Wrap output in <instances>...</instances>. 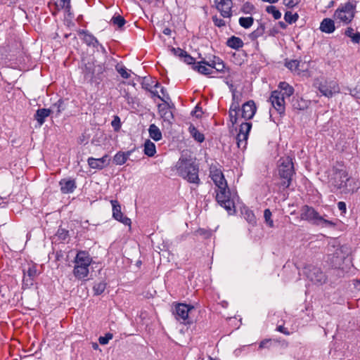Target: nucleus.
<instances>
[{"instance_id":"f257e3e1","label":"nucleus","mask_w":360,"mask_h":360,"mask_svg":"<svg viewBox=\"0 0 360 360\" xmlns=\"http://www.w3.org/2000/svg\"><path fill=\"white\" fill-rule=\"evenodd\" d=\"M328 184L331 191H340L341 193H355L360 188L359 182L348 176L346 166L342 162H336L327 172Z\"/></svg>"},{"instance_id":"f03ea898","label":"nucleus","mask_w":360,"mask_h":360,"mask_svg":"<svg viewBox=\"0 0 360 360\" xmlns=\"http://www.w3.org/2000/svg\"><path fill=\"white\" fill-rule=\"evenodd\" d=\"M176 169L179 176L187 180L189 183L198 185L200 179L198 176L199 168L193 158L182 154L176 164Z\"/></svg>"},{"instance_id":"7ed1b4c3","label":"nucleus","mask_w":360,"mask_h":360,"mask_svg":"<svg viewBox=\"0 0 360 360\" xmlns=\"http://www.w3.org/2000/svg\"><path fill=\"white\" fill-rule=\"evenodd\" d=\"M92 258L89 252L83 250L78 251L74 259V276L78 280H86L89 274V266Z\"/></svg>"},{"instance_id":"20e7f679","label":"nucleus","mask_w":360,"mask_h":360,"mask_svg":"<svg viewBox=\"0 0 360 360\" xmlns=\"http://www.w3.org/2000/svg\"><path fill=\"white\" fill-rule=\"evenodd\" d=\"M278 172L280 179L283 180L281 185L284 188L289 187L291 184L292 177L295 174L292 158L288 156L281 158L278 160Z\"/></svg>"},{"instance_id":"39448f33","label":"nucleus","mask_w":360,"mask_h":360,"mask_svg":"<svg viewBox=\"0 0 360 360\" xmlns=\"http://www.w3.org/2000/svg\"><path fill=\"white\" fill-rule=\"evenodd\" d=\"M300 216L302 219L311 221L316 224L323 223L325 226H335V223L323 219L313 207L307 205H305L302 208Z\"/></svg>"},{"instance_id":"423d86ee","label":"nucleus","mask_w":360,"mask_h":360,"mask_svg":"<svg viewBox=\"0 0 360 360\" xmlns=\"http://www.w3.org/2000/svg\"><path fill=\"white\" fill-rule=\"evenodd\" d=\"M354 13L355 6L350 2H347L339 6L334 13V18L345 24H348L354 18Z\"/></svg>"},{"instance_id":"0eeeda50","label":"nucleus","mask_w":360,"mask_h":360,"mask_svg":"<svg viewBox=\"0 0 360 360\" xmlns=\"http://www.w3.org/2000/svg\"><path fill=\"white\" fill-rule=\"evenodd\" d=\"M216 199L219 204L224 207L229 212H231L234 209V202L231 199L230 192L225 187L224 189H218L217 191Z\"/></svg>"},{"instance_id":"6e6552de","label":"nucleus","mask_w":360,"mask_h":360,"mask_svg":"<svg viewBox=\"0 0 360 360\" xmlns=\"http://www.w3.org/2000/svg\"><path fill=\"white\" fill-rule=\"evenodd\" d=\"M105 70L104 65L96 60L89 61L85 63L84 73L90 77H99Z\"/></svg>"},{"instance_id":"1a4fd4ad","label":"nucleus","mask_w":360,"mask_h":360,"mask_svg":"<svg viewBox=\"0 0 360 360\" xmlns=\"http://www.w3.org/2000/svg\"><path fill=\"white\" fill-rule=\"evenodd\" d=\"M305 274L310 281L316 284H322L326 280L325 274L318 267L309 266L306 268Z\"/></svg>"},{"instance_id":"9d476101","label":"nucleus","mask_w":360,"mask_h":360,"mask_svg":"<svg viewBox=\"0 0 360 360\" xmlns=\"http://www.w3.org/2000/svg\"><path fill=\"white\" fill-rule=\"evenodd\" d=\"M269 101L275 108V110L279 113L282 114L285 111V98L281 91L278 90L274 91L269 98Z\"/></svg>"},{"instance_id":"9b49d317","label":"nucleus","mask_w":360,"mask_h":360,"mask_svg":"<svg viewBox=\"0 0 360 360\" xmlns=\"http://www.w3.org/2000/svg\"><path fill=\"white\" fill-rule=\"evenodd\" d=\"M192 309H193V307L191 305L182 303L176 304L174 311L176 319L185 323L188 318V314Z\"/></svg>"},{"instance_id":"f8f14e48","label":"nucleus","mask_w":360,"mask_h":360,"mask_svg":"<svg viewBox=\"0 0 360 360\" xmlns=\"http://www.w3.org/2000/svg\"><path fill=\"white\" fill-rule=\"evenodd\" d=\"M319 90L323 96L329 98L332 97L335 93L338 92V86L334 81H326L319 84Z\"/></svg>"},{"instance_id":"ddd939ff","label":"nucleus","mask_w":360,"mask_h":360,"mask_svg":"<svg viewBox=\"0 0 360 360\" xmlns=\"http://www.w3.org/2000/svg\"><path fill=\"white\" fill-rule=\"evenodd\" d=\"M110 203L112 206V217L123 224L130 226L131 223V219L123 216L120 203L114 200H112Z\"/></svg>"},{"instance_id":"4468645a","label":"nucleus","mask_w":360,"mask_h":360,"mask_svg":"<svg viewBox=\"0 0 360 360\" xmlns=\"http://www.w3.org/2000/svg\"><path fill=\"white\" fill-rule=\"evenodd\" d=\"M217 9L220 12L224 18H230L232 15L231 0H214Z\"/></svg>"},{"instance_id":"2eb2a0df","label":"nucleus","mask_w":360,"mask_h":360,"mask_svg":"<svg viewBox=\"0 0 360 360\" xmlns=\"http://www.w3.org/2000/svg\"><path fill=\"white\" fill-rule=\"evenodd\" d=\"M210 177L218 189H224L227 187V183L221 170L212 169L210 170Z\"/></svg>"},{"instance_id":"dca6fc26","label":"nucleus","mask_w":360,"mask_h":360,"mask_svg":"<svg viewBox=\"0 0 360 360\" xmlns=\"http://www.w3.org/2000/svg\"><path fill=\"white\" fill-rule=\"evenodd\" d=\"M158 112L164 122H167L169 124L172 123L173 120V114L170 110V106L168 103L164 101L163 103L158 105Z\"/></svg>"},{"instance_id":"f3484780","label":"nucleus","mask_w":360,"mask_h":360,"mask_svg":"<svg viewBox=\"0 0 360 360\" xmlns=\"http://www.w3.org/2000/svg\"><path fill=\"white\" fill-rule=\"evenodd\" d=\"M286 67L291 71H294L300 75L302 72H304L308 68V64L298 60H292L285 63Z\"/></svg>"},{"instance_id":"a211bd4d","label":"nucleus","mask_w":360,"mask_h":360,"mask_svg":"<svg viewBox=\"0 0 360 360\" xmlns=\"http://www.w3.org/2000/svg\"><path fill=\"white\" fill-rule=\"evenodd\" d=\"M257 108L253 101H249L242 106V117L245 120L253 117L256 112Z\"/></svg>"},{"instance_id":"6ab92c4d","label":"nucleus","mask_w":360,"mask_h":360,"mask_svg":"<svg viewBox=\"0 0 360 360\" xmlns=\"http://www.w3.org/2000/svg\"><path fill=\"white\" fill-rule=\"evenodd\" d=\"M110 159L108 155H104L101 158H89L88 159V164L90 167L93 169H103L105 166L109 164Z\"/></svg>"},{"instance_id":"aec40b11","label":"nucleus","mask_w":360,"mask_h":360,"mask_svg":"<svg viewBox=\"0 0 360 360\" xmlns=\"http://www.w3.org/2000/svg\"><path fill=\"white\" fill-rule=\"evenodd\" d=\"M60 191L64 193H71L76 188V182L74 179H63L60 181Z\"/></svg>"},{"instance_id":"412c9836","label":"nucleus","mask_w":360,"mask_h":360,"mask_svg":"<svg viewBox=\"0 0 360 360\" xmlns=\"http://www.w3.org/2000/svg\"><path fill=\"white\" fill-rule=\"evenodd\" d=\"M240 108V103L238 101L232 102L229 109V119L231 122L232 127H233L238 121V111Z\"/></svg>"},{"instance_id":"4be33fe9","label":"nucleus","mask_w":360,"mask_h":360,"mask_svg":"<svg viewBox=\"0 0 360 360\" xmlns=\"http://www.w3.org/2000/svg\"><path fill=\"white\" fill-rule=\"evenodd\" d=\"M320 30L325 33H333L335 30V23L330 18H324L320 25Z\"/></svg>"},{"instance_id":"5701e85b","label":"nucleus","mask_w":360,"mask_h":360,"mask_svg":"<svg viewBox=\"0 0 360 360\" xmlns=\"http://www.w3.org/2000/svg\"><path fill=\"white\" fill-rule=\"evenodd\" d=\"M207 63H210V62H206L205 60L200 61L193 67V69L198 70V72L201 74L205 75H210L212 73V68L210 65H207Z\"/></svg>"},{"instance_id":"b1692460","label":"nucleus","mask_w":360,"mask_h":360,"mask_svg":"<svg viewBox=\"0 0 360 360\" xmlns=\"http://www.w3.org/2000/svg\"><path fill=\"white\" fill-rule=\"evenodd\" d=\"M80 34L83 35V40L86 45L93 47H97L100 45L96 38L91 34L83 30L80 32Z\"/></svg>"},{"instance_id":"393cba45","label":"nucleus","mask_w":360,"mask_h":360,"mask_svg":"<svg viewBox=\"0 0 360 360\" xmlns=\"http://www.w3.org/2000/svg\"><path fill=\"white\" fill-rule=\"evenodd\" d=\"M131 151H127V153L118 152L113 158V162L117 165H124L128 160Z\"/></svg>"},{"instance_id":"a878e982","label":"nucleus","mask_w":360,"mask_h":360,"mask_svg":"<svg viewBox=\"0 0 360 360\" xmlns=\"http://www.w3.org/2000/svg\"><path fill=\"white\" fill-rule=\"evenodd\" d=\"M148 134L150 137L155 141H158L162 139V132L155 124H152L149 126Z\"/></svg>"},{"instance_id":"bb28decb","label":"nucleus","mask_w":360,"mask_h":360,"mask_svg":"<svg viewBox=\"0 0 360 360\" xmlns=\"http://www.w3.org/2000/svg\"><path fill=\"white\" fill-rule=\"evenodd\" d=\"M51 110L46 108L39 109L35 115V118L39 122V125H42L45 122V119L50 115Z\"/></svg>"},{"instance_id":"cd10ccee","label":"nucleus","mask_w":360,"mask_h":360,"mask_svg":"<svg viewBox=\"0 0 360 360\" xmlns=\"http://www.w3.org/2000/svg\"><path fill=\"white\" fill-rule=\"evenodd\" d=\"M226 44L232 49H238L243 47V41L240 38L233 36L228 39Z\"/></svg>"},{"instance_id":"c85d7f7f","label":"nucleus","mask_w":360,"mask_h":360,"mask_svg":"<svg viewBox=\"0 0 360 360\" xmlns=\"http://www.w3.org/2000/svg\"><path fill=\"white\" fill-rule=\"evenodd\" d=\"M156 153L155 145L150 140L148 139L144 143V153L148 157H153Z\"/></svg>"},{"instance_id":"c756f323","label":"nucleus","mask_w":360,"mask_h":360,"mask_svg":"<svg viewBox=\"0 0 360 360\" xmlns=\"http://www.w3.org/2000/svg\"><path fill=\"white\" fill-rule=\"evenodd\" d=\"M279 89L281 90L278 91H281V94H283V97L285 98H289L294 92L293 88L286 82H281L279 84Z\"/></svg>"},{"instance_id":"7c9ffc66","label":"nucleus","mask_w":360,"mask_h":360,"mask_svg":"<svg viewBox=\"0 0 360 360\" xmlns=\"http://www.w3.org/2000/svg\"><path fill=\"white\" fill-rule=\"evenodd\" d=\"M207 65H210L212 68V70L215 69L217 72H221L224 68V64L223 61L217 57H214L212 60L210 61V63H207Z\"/></svg>"},{"instance_id":"2f4dec72","label":"nucleus","mask_w":360,"mask_h":360,"mask_svg":"<svg viewBox=\"0 0 360 360\" xmlns=\"http://www.w3.org/2000/svg\"><path fill=\"white\" fill-rule=\"evenodd\" d=\"M37 274L35 266H30L27 271L24 273V282L32 283L33 278L36 277Z\"/></svg>"},{"instance_id":"473e14b6","label":"nucleus","mask_w":360,"mask_h":360,"mask_svg":"<svg viewBox=\"0 0 360 360\" xmlns=\"http://www.w3.org/2000/svg\"><path fill=\"white\" fill-rule=\"evenodd\" d=\"M189 132L192 137L199 143H202L205 140L204 135L200 133L194 126L189 127Z\"/></svg>"},{"instance_id":"72a5a7b5","label":"nucleus","mask_w":360,"mask_h":360,"mask_svg":"<svg viewBox=\"0 0 360 360\" xmlns=\"http://www.w3.org/2000/svg\"><path fill=\"white\" fill-rule=\"evenodd\" d=\"M49 109L51 110V113L55 112L56 115H58L65 109L63 101L59 99L56 103L53 104Z\"/></svg>"},{"instance_id":"f704fd0d","label":"nucleus","mask_w":360,"mask_h":360,"mask_svg":"<svg viewBox=\"0 0 360 360\" xmlns=\"http://www.w3.org/2000/svg\"><path fill=\"white\" fill-rule=\"evenodd\" d=\"M52 3L57 9L69 10L70 8V0H52Z\"/></svg>"},{"instance_id":"c9c22d12","label":"nucleus","mask_w":360,"mask_h":360,"mask_svg":"<svg viewBox=\"0 0 360 360\" xmlns=\"http://www.w3.org/2000/svg\"><path fill=\"white\" fill-rule=\"evenodd\" d=\"M238 22L241 27L248 29L252 25L254 22V18L252 17H240L239 18Z\"/></svg>"},{"instance_id":"e433bc0d","label":"nucleus","mask_w":360,"mask_h":360,"mask_svg":"<svg viewBox=\"0 0 360 360\" xmlns=\"http://www.w3.org/2000/svg\"><path fill=\"white\" fill-rule=\"evenodd\" d=\"M345 35L350 37L354 43H359L360 41V33H354V30L352 27H347L345 30Z\"/></svg>"},{"instance_id":"4c0bfd02","label":"nucleus","mask_w":360,"mask_h":360,"mask_svg":"<svg viewBox=\"0 0 360 360\" xmlns=\"http://www.w3.org/2000/svg\"><path fill=\"white\" fill-rule=\"evenodd\" d=\"M265 27L264 25L261 23L259 26L252 33L250 34L249 37L252 40H255L258 37H261L264 33Z\"/></svg>"},{"instance_id":"58836bf2","label":"nucleus","mask_w":360,"mask_h":360,"mask_svg":"<svg viewBox=\"0 0 360 360\" xmlns=\"http://www.w3.org/2000/svg\"><path fill=\"white\" fill-rule=\"evenodd\" d=\"M247 136L243 133H238L236 137L237 145L238 148H245L247 143Z\"/></svg>"},{"instance_id":"ea45409f","label":"nucleus","mask_w":360,"mask_h":360,"mask_svg":"<svg viewBox=\"0 0 360 360\" xmlns=\"http://www.w3.org/2000/svg\"><path fill=\"white\" fill-rule=\"evenodd\" d=\"M266 11L268 13L271 14L276 20H278L281 17V13L274 6H266Z\"/></svg>"},{"instance_id":"a19ab883","label":"nucleus","mask_w":360,"mask_h":360,"mask_svg":"<svg viewBox=\"0 0 360 360\" xmlns=\"http://www.w3.org/2000/svg\"><path fill=\"white\" fill-rule=\"evenodd\" d=\"M298 15L297 13H292L290 11H287L284 15L285 20L289 24L295 22L298 19Z\"/></svg>"},{"instance_id":"79ce46f5","label":"nucleus","mask_w":360,"mask_h":360,"mask_svg":"<svg viewBox=\"0 0 360 360\" xmlns=\"http://www.w3.org/2000/svg\"><path fill=\"white\" fill-rule=\"evenodd\" d=\"M264 217L266 224L270 227L273 228L274 226V221L271 219V212L269 209H266L264 212Z\"/></svg>"},{"instance_id":"37998d69","label":"nucleus","mask_w":360,"mask_h":360,"mask_svg":"<svg viewBox=\"0 0 360 360\" xmlns=\"http://www.w3.org/2000/svg\"><path fill=\"white\" fill-rule=\"evenodd\" d=\"M111 22L117 27H122L125 23V20L120 15H116L112 18Z\"/></svg>"},{"instance_id":"c03bdc74","label":"nucleus","mask_w":360,"mask_h":360,"mask_svg":"<svg viewBox=\"0 0 360 360\" xmlns=\"http://www.w3.org/2000/svg\"><path fill=\"white\" fill-rule=\"evenodd\" d=\"M106 284L104 282H99L96 283L93 288L94 293L96 295H101L105 289Z\"/></svg>"},{"instance_id":"a18cd8bd","label":"nucleus","mask_w":360,"mask_h":360,"mask_svg":"<svg viewBox=\"0 0 360 360\" xmlns=\"http://www.w3.org/2000/svg\"><path fill=\"white\" fill-rule=\"evenodd\" d=\"M292 105L296 109L304 110V108H307V102L304 100H303L302 98H301V99H297L295 101H293Z\"/></svg>"},{"instance_id":"49530a36","label":"nucleus","mask_w":360,"mask_h":360,"mask_svg":"<svg viewBox=\"0 0 360 360\" xmlns=\"http://www.w3.org/2000/svg\"><path fill=\"white\" fill-rule=\"evenodd\" d=\"M252 124L250 122H244L240 124L239 133H243L248 136L249 132L251 129Z\"/></svg>"},{"instance_id":"de8ad7c7","label":"nucleus","mask_w":360,"mask_h":360,"mask_svg":"<svg viewBox=\"0 0 360 360\" xmlns=\"http://www.w3.org/2000/svg\"><path fill=\"white\" fill-rule=\"evenodd\" d=\"M113 335L112 333H108L104 336H101L98 338V342L101 345H106L108 343V342L112 339Z\"/></svg>"},{"instance_id":"09e8293b","label":"nucleus","mask_w":360,"mask_h":360,"mask_svg":"<svg viewBox=\"0 0 360 360\" xmlns=\"http://www.w3.org/2000/svg\"><path fill=\"white\" fill-rule=\"evenodd\" d=\"M350 94L353 96L360 98V80L357 82L356 86L350 89Z\"/></svg>"},{"instance_id":"8fccbe9b","label":"nucleus","mask_w":360,"mask_h":360,"mask_svg":"<svg viewBox=\"0 0 360 360\" xmlns=\"http://www.w3.org/2000/svg\"><path fill=\"white\" fill-rule=\"evenodd\" d=\"M117 71L124 79H128L130 77V74L127 71L124 67H116Z\"/></svg>"},{"instance_id":"3c124183","label":"nucleus","mask_w":360,"mask_h":360,"mask_svg":"<svg viewBox=\"0 0 360 360\" xmlns=\"http://www.w3.org/2000/svg\"><path fill=\"white\" fill-rule=\"evenodd\" d=\"M212 21L214 25L221 27L226 25V22L224 20L219 18L217 16L214 15L212 17Z\"/></svg>"},{"instance_id":"603ef678","label":"nucleus","mask_w":360,"mask_h":360,"mask_svg":"<svg viewBox=\"0 0 360 360\" xmlns=\"http://www.w3.org/2000/svg\"><path fill=\"white\" fill-rule=\"evenodd\" d=\"M171 51L175 56H176L181 58H182L186 53L185 51H184L183 49H181L180 48H177V49L172 48Z\"/></svg>"},{"instance_id":"864d4df0","label":"nucleus","mask_w":360,"mask_h":360,"mask_svg":"<svg viewBox=\"0 0 360 360\" xmlns=\"http://www.w3.org/2000/svg\"><path fill=\"white\" fill-rule=\"evenodd\" d=\"M300 0H283L284 4L289 7L293 8L300 3Z\"/></svg>"},{"instance_id":"5fc2aeb1","label":"nucleus","mask_w":360,"mask_h":360,"mask_svg":"<svg viewBox=\"0 0 360 360\" xmlns=\"http://www.w3.org/2000/svg\"><path fill=\"white\" fill-rule=\"evenodd\" d=\"M184 61L187 64H193L195 62V58L186 53L185 56L182 58Z\"/></svg>"},{"instance_id":"6e6d98bb","label":"nucleus","mask_w":360,"mask_h":360,"mask_svg":"<svg viewBox=\"0 0 360 360\" xmlns=\"http://www.w3.org/2000/svg\"><path fill=\"white\" fill-rule=\"evenodd\" d=\"M245 218L250 223H255V214L252 212H247L245 213Z\"/></svg>"},{"instance_id":"4d7b16f0","label":"nucleus","mask_w":360,"mask_h":360,"mask_svg":"<svg viewBox=\"0 0 360 360\" xmlns=\"http://www.w3.org/2000/svg\"><path fill=\"white\" fill-rule=\"evenodd\" d=\"M120 121L118 117H115L114 120L112 122V126L114 127L115 130H118L120 128Z\"/></svg>"},{"instance_id":"13d9d810","label":"nucleus","mask_w":360,"mask_h":360,"mask_svg":"<svg viewBox=\"0 0 360 360\" xmlns=\"http://www.w3.org/2000/svg\"><path fill=\"white\" fill-rule=\"evenodd\" d=\"M231 91H232V96H233V102H235V101L239 102L240 94H238L236 89H233L232 88H231Z\"/></svg>"},{"instance_id":"bf43d9fd","label":"nucleus","mask_w":360,"mask_h":360,"mask_svg":"<svg viewBox=\"0 0 360 360\" xmlns=\"http://www.w3.org/2000/svg\"><path fill=\"white\" fill-rule=\"evenodd\" d=\"M338 209L342 212L345 213L347 210L346 204L345 202L340 201L338 203Z\"/></svg>"},{"instance_id":"052dcab7","label":"nucleus","mask_w":360,"mask_h":360,"mask_svg":"<svg viewBox=\"0 0 360 360\" xmlns=\"http://www.w3.org/2000/svg\"><path fill=\"white\" fill-rule=\"evenodd\" d=\"M277 330L281 332V333H283V334H285V335H290V332L283 326H278Z\"/></svg>"},{"instance_id":"680f3d73","label":"nucleus","mask_w":360,"mask_h":360,"mask_svg":"<svg viewBox=\"0 0 360 360\" xmlns=\"http://www.w3.org/2000/svg\"><path fill=\"white\" fill-rule=\"evenodd\" d=\"M271 343V340H264L259 344V348L269 347V345Z\"/></svg>"},{"instance_id":"e2e57ef3","label":"nucleus","mask_w":360,"mask_h":360,"mask_svg":"<svg viewBox=\"0 0 360 360\" xmlns=\"http://www.w3.org/2000/svg\"><path fill=\"white\" fill-rule=\"evenodd\" d=\"M354 285L357 290H360V280H354Z\"/></svg>"},{"instance_id":"0e129e2a","label":"nucleus","mask_w":360,"mask_h":360,"mask_svg":"<svg viewBox=\"0 0 360 360\" xmlns=\"http://www.w3.org/2000/svg\"><path fill=\"white\" fill-rule=\"evenodd\" d=\"M163 33H164L165 34H166V35H169V34H170V33H171V30H170V29H169V28H165V29L163 30Z\"/></svg>"},{"instance_id":"69168bd1","label":"nucleus","mask_w":360,"mask_h":360,"mask_svg":"<svg viewBox=\"0 0 360 360\" xmlns=\"http://www.w3.org/2000/svg\"><path fill=\"white\" fill-rule=\"evenodd\" d=\"M151 93L153 94V95L154 96H158L160 99H161L162 101H165L160 95L158 94V92H155V91H151Z\"/></svg>"},{"instance_id":"338daca9","label":"nucleus","mask_w":360,"mask_h":360,"mask_svg":"<svg viewBox=\"0 0 360 360\" xmlns=\"http://www.w3.org/2000/svg\"><path fill=\"white\" fill-rule=\"evenodd\" d=\"M245 8L249 10H252L253 9V6L250 4H247L245 5Z\"/></svg>"},{"instance_id":"774afa93","label":"nucleus","mask_w":360,"mask_h":360,"mask_svg":"<svg viewBox=\"0 0 360 360\" xmlns=\"http://www.w3.org/2000/svg\"><path fill=\"white\" fill-rule=\"evenodd\" d=\"M279 25L281 26V27H282L283 29H285L286 28V25L285 24V22L281 21L278 22Z\"/></svg>"}]
</instances>
